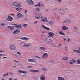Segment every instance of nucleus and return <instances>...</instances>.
<instances>
[{"mask_svg":"<svg viewBox=\"0 0 80 80\" xmlns=\"http://www.w3.org/2000/svg\"><path fill=\"white\" fill-rule=\"evenodd\" d=\"M20 45L22 47H26L28 48L32 46V44L31 43H29L28 42H21L20 43Z\"/></svg>","mask_w":80,"mask_h":80,"instance_id":"1","label":"nucleus"},{"mask_svg":"<svg viewBox=\"0 0 80 80\" xmlns=\"http://www.w3.org/2000/svg\"><path fill=\"white\" fill-rule=\"evenodd\" d=\"M12 5L14 7H22V6L17 2H14L12 3Z\"/></svg>","mask_w":80,"mask_h":80,"instance_id":"2","label":"nucleus"},{"mask_svg":"<svg viewBox=\"0 0 80 80\" xmlns=\"http://www.w3.org/2000/svg\"><path fill=\"white\" fill-rule=\"evenodd\" d=\"M35 17L36 19H40L42 18V14L41 13H38L36 14Z\"/></svg>","mask_w":80,"mask_h":80,"instance_id":"3","label":"nucleus"},{"mask_svg":"<svg viewBox=\"0 0 80 80\" xmlns=\"http://www.w3.org/2000/svg\"><path fill=\"white\" fill-rule=\"evenodd\" d=\"M26 2L28 5H33L34 4V2L32 0H27Z\"/></svg>","mask_w":80,"mask_h":80,"instance_id":"4","label":"nucleus"},{"mask_svg":"<svg viewBox=\"0 0 80 80\" xmlns=\"http://www.w3.org/2000/svg\"><path fill=\"white\" fill-rule=\"evenodd\" d=\"M54 36V33L50 32L48 33V36L49 38H52V37H53Z\"/></svg>","mask_w":80,"mask_h":80,"instance_id":"5","label":"nucleus"},{"mask_svg":"<svg viewBox=\"0 0 80 80\" xmlns=\"http://www.w3.org/2000/svg\"><path fill=\"white\" fill-rule=\"evenodd\" d=\"M44 41L46 43H51L52 41V40L48 38H45L44 39Z\"/></svg>","mask_w":80,"mask_h":80,"instance_id":"6","label":"nucleus"},{"mask_svg":"<svg viewBox=\"0 0 80 80\" xmlns=\"http://www.w3.org/2000/svg\"><path fill=\"white\" fill-rule=\"evenodd\" d=\"M62 23L70 24V23H71V21L68 19H66L63 22H62Z\"/></svg>","mask_w":80,"mask_h":80,"instance_id":"7","label":"nucleus"},{"mask_svg":"<svg viewBox=\"0 0 80 80\" xmlns=\"http://www.w3.org/2000/svg\"><path fill=\"white\" fill-rule=\"evenodd\" d=\"M42 22H48V20L47 19V18L45 17H42L41 19Z\"/></svg>","mask_w":80,"mask_h":80,"instance_id":"8","label":"nucleus"},{"mask_svg":"<svg viewBox=\"0 0 80 80\" xmlns=\"http://www.w3.org/2000/svg\"><path fill=\"white\" fill-rule=\"evenodd\" d=\"M58 11L60 13H61V14H64L65 12V10L64 9L62 8H60L58 10Z\"/></svg>","mask_w":80,"mask_h":80,"instance_id":"9","label":"nucleus"},{"mask_svg":"<svg viewBox=\"0 0 80 80\" xmlns=\"http://www.w3.org/2000/svg\"><path fill=\"white\" fill-rule=\"evenodd\" d=\"M10 49L12 50H15L17 49V48L14 45H11L10 46Z\"/></svg>","mask_w":80,"mask_h":80,"instance_id":"10","label":"nucleus"},{"mask_svg":"<svg viewBox=\"0 0 80 80\" xmlns=\"http://www.w3.org/2000/svg\"><path fill=\"white\" fill-rule=\"evenodd\" d=\"M42 58L44 59H46L48 57V53H45L42 56Z\"/></svg>","mask_w":80,"mask_h":80,"instance_id":"11","label":"nucleus"},{"mask_svg":"<svg viewBox=\"0 0 80 80\" xmlns=\"http://www.w3.org/2000/svg\"><path fill=\"white\" fill-rule=\"evenodd\" d=\"M73 51L74 52H75L76 53H80V47H78V50L73 49Z\"/></svg>","mask_w":80,"mask_h":80,"instance_id":"12","label":"nucleus"},{"mask_svg":"<svg viewBox=\"0 0 80 80\" xmlns=\"http://www.w3.org/2000/svg\"><path fill=\"white\" fill-rule=\"evenodd\" d=\"M6 20L8 21V22L12 21V20H13V18L11 17V16H10V15H8V18Z\"/></svg>","mask_w":80,"mask_h":80,"instance_id":"13","label":"nucleus"},{"mask_svg":"<svg viewBox=\"0 0 80 80\" xmlns=\"http://www.w3.org/2000/svg\"><path fill=\"white\" fill-rule=\"evenodd\" d=\"M17 17L18 18H22L23 17V14L20 13H18L17 15Z\"/></svg>","mask_w":80,"mask_h":80,"instance_id":"14","label":"nucleus"},{"mask_svg":"<svg viewBox=\"0 0 80 80\" xmlns=\"http://www.w3.org/2000/svg\"><path fill=\"white\" fill-rule=\"evenodd\" d=\"M76 62H77V60L75 59H71L69 61V63L72 65V64L75 63Z\"/></svg>","mask_w":80,"mask_h":80,"instance_id":"15","label":"nucleus"},{"mask_svg":"<svg viewBox=\"0 0 80 80\" xmlns=\"http://www.w3.org/2000/svg\"><path fill=\"white\" fill-rule=\"evenodd\" d=\"M18 72L19 73H23V74H26L27 73V71L25 70H18Z\"/></svg>","mask_w":80,"mask_h":80,"instance_id":"16","label":"nucleus"},{"mask_svg":"<svg viewBox=\"0 0 80 80\" xmlns=\"http://www.w3.org/2000/svg\"><path fill=\"white\" fill-rule=\"evenodd\" d=\"M62 30H68V27L66 26H63L62 27Z\"/></svg>","mask_w":80,"mask_h":80,"instance_id":"17","label":"nucleus"},{"mask_svg":"<svg viewBox=\"0 0 80 80\" xmlns=\"http://www.w3.org/2000/svg\"><path fill=\"white\" fill-rule=\"evenodd\" d=\"M22 8L20 7H17L15 8V10L16 11H18V12H21L22 10Z\"/></svg>","mask_w":80,"mask_h":80,"instance_id":"18","label":"nucleus"},{"mask_svg":"<svg viewBox=\"0 0 80 80\" xmlns=\"http://www.w3.org/2000/svg\"><path fill=\"white\" fill-rule=\"evenodd\" d=\"M48 24L50 25H53L54 23H55V21L53 20H51L48 23Z\"/></svg>","mask_w":80,"mask_h":80,"instance_id":"19","label":"nucleus"},{"mask_svg":"<svg viewBox=\"0 0 80 80\" xmlns=\"http://www.w3.org/2000/svg\"><path fill=\"white\" fill-rule=\"evenodd\" d=\"M42 27L43 28L45 29V30H50V28L47 27L46 26H45L44 25H42Z\"/></svg>","mask_w":80,"mask_h":80,"instance_id":"20","label":"nucleus"},{"mask_svg":"<svg viewBox=\"0 0 80 80\" xmlns=\"http://www.w3.org/2000/svg\"><path fill=\"white\" fill-rule=\"evenodd\" d=\"M21 39L23 41H27V40H29L30 39L28 38L23 37L21 38Z\"/></svg>","mask_w":80,"mask_h":80,"instance_id":"21","label":"nucleus"},{"mask_svg":"<svg viewBox=\"0 0 80 80\" xmlns=\"http://www.w3.org/2000/svg\"><path fill=\"white\" fill-rule=\"evenodd\" d=\"M7 28L10 29L11 31L15 29V28L13 26H7Z\"/></svg>","mask_w":80,"mask_h":80,"instance_id":"22","label":"nucleus"},{"mask_svg":"<svg viewBox=\"0 0 80 80\" xmlns=\"http://www.w3.org/2000/svg\"><path fill=\"white\" fill-rule=\"evenodd\" d=\"M59 34V35H62L63 36H65V33L63 32V31H60L59 32H58Z\"/></svg>","mask_w":80,"mask_h":80,"instance_id":"23","label":"nucleus"},{"mask_svg":"<svg viewBox=\"0 0 80 80\" xmlns=\"http://www.w3.org/2000/svg\"><path fill=\"white\" fill-rule=\"evenodd\" d=\"M39 50L45 52V51H46V48L44 47H40L39 48Z\"/></svg>","mask_w":80,"mask_h":80,"instance_id":"24","label":"nucleus"},{"mask_svg":"<svg viewBox=\"0 0 80 80\" xmlns=\"http://www.w3.org/2000/svg\"><path fill=\"white\" fill-rule=\"evenodd\" d=\"M45 77L43 75H42L40 77V80H45Z\"/></svg>","mask_w":80,"mask_h":80,"instance_id":"25","label":"nucleus"},{"mask_svg":"<svg viewBox=\"0 0 80 80\" xmlns=\"http://www.w3.org/2000/svg\"><path fill=\"white\" fill-rule=\"evenodd\" d=\"M15 28H18L19 29L22 28V26L20 25H17L15 26Z\"/></svg>","mask_w":80,"mask_h":80,"instance_id":"26","label":"nucleus"},{"mask_svg":"<svg viewBox=\"0 0 80 80\" xmlns=\"http://www.w3.org/2000/svg\"><path fill=\"white\" fill-rule=\"evenodd\" d=\"M39 7H43L44 4L42 2H39Z\"/></svg>","mask_w":80,"mask_h":80,"instance_id":"27","label":"nucleus"},{"mask_svg":"<svg viewBox=\"0 0 80 80\" xmlns=\"http://www.w3.org/2000/svg\"><path fill=\"white\" fill-rule=\"evenodd\" d=\"M58 80H64L65 79H64V78L63 77H58Z\"/></svg>","mask_w":80,"mask_h":80,"instance_id":"28","label":"nucleus"},{"mask_svg":"<svg viewBox=\"0 0 80 80\" xmlns=\"http://www.w3.org/2000/svg\"><path fill=\"white\" fill-rule=\"evenodd\" d=\"M30 71L31 72H34V73H37V72H39V70H33Z\"/></svg>","mask_w":80,"mask_h":80,"instance_id":"29","label":"nucleus"},{"mask_svg":"<svg viewBox=\"0 0 80 80\" xmlns=\"http://www.w3.org/2000/svg\"><path fill=\"white\" fill-rule=\"evenodd\" d=\"M68 59V57H64L62 58L63 60H67Z\"/></svg>","mask_w":80,"mask_h":80,"instance_id":"30","label":"nucleus"},{"mask_svg":"<svg viewBox=\"0 0 80 80\" xmlns=\"http://www.w3.org/2000/svg\"><path fill=\"white\" fill-rule=\"evenodd\" d=\"M77 63L78 65H80V59L79 58L77 60Z\"/></svg>","mask_w":80,"mask_h":80,"instance_id":"31","label":"nucleus"},{"mask_svg":"<svg viewBox=\"0 0 80 80\" xmlns=\"http://www.w3.org/2000/svg\"><path fill=\"white\" fill-rule=\"evenodd\" d=\"M16 33H17V34H18V33H20V30L19 29H17L16 30Z\"/></svg>","mask_w":80,"mask_h":80,"instance_id":"32","label":"nucleus"},{"mask_svg":"<svg viewBox=\"0 0 80 80\" xmlns=\"http://www.w3.org/2000/svg\"><path fill=\"white\" fill-rule=\"evenodd\" d=\"M12 34L13 35H16L17 34V31H16V30L13 31L12 32Z\"/></svg>","mask_w":80,"mask_h":80,"instance_id":"33","label":"nucleus"},{"mask_svg":"<svg viewBox=\"0 0 80 80\" xmlns=\"http://www.w3.org/2000/svg\"><path fill=\"white\" fill-rule=\"evenodd\" d=\"M38 21H35L33 22L34 25H37V24H38Z\"/></svg>","mask_w":80,"mask_h":80,"instance_id":"34","label":"nucleus"},{"mask_svg":"<svg viewBox=\"0 0 80 80\" xmlns=\"http://www.w3.org/2000/svg\"><path fill=\"white\" fill-rule=\"evenodd\" d=\"M35 9L36 11H37L38 12L39 11H40V9L38 8H36Z\"/></svg>","mask_w":80,"mask_h":80,"instance_id":"35","label":"nucleus"},{"mask_svg":"<svg viewBox=\"0 0 80 80\" xmlns=\"http://www.w3.org/2000/svg\"><path fill=\"white\" fill-rule=\"evenodd\" d=\"M36 61L35 59H32V62H33L34 63H36Z\"/></svg>","mask_w":80,"mask_h":80,"instance_id":"36","label":"nucleus"},{"mask_svg":"<svg viewBox=\"0 0 80 80\" xmlns=\"http://www.w3.org/2000/svg\"><path fill=\"white\" fill-rule=\"evenodd\" d=\"M17 54L18 55H22V53L20 52H18L17 53Z\"/></svg>","mask_w":80,"mask_h":80,"instance_id":"37","label":"nucleus"},{"mask_svg":"<svg viewBox=\"0 0 80 80\" xmlns=\"http://www.w3.org/2000/svg\"><path fill=\"white\" fill-rule=\"evenodd\" d=\"M56 1L58 3H61L62 2V0H56Z\"/></svg>","mask_w":80,"mask_h":80,"instance_id":"38","label":"nucleus"},{"mask_svg":"<svg viewBox=\"0 0 80 80\" xmlns=\"http://www.w3.org/2000/svg\"><path fill=\"white\" fill-rule=\"evenodd\" d=\"M32 59H28V62H31L32 61Z\"/></svg>","mask_w":80,"mask_h":80,"instance_id":"39","label":"nucleus"},{"mask_svg":"<svg viewBox=\"0 0 80 80\" xmlns=\"http://www.w3.org/2000/svg\"><path fill=\"white\" fill-rule=\"evenodd\" d=\"M33 68V67L31 66H29L28 67V68Z\"/></svg>","mask_w":80,"mask_h":80,"instance_id":"40","label":"nucleus"},{"mask_svg":"<svg viewBox=\"0 0 80 80\" xmlns=\"http://www.w3.org/2000/svg\"><path fill=\"white\" fill-rule=\"evenodd\" d=\"M13 62H15V63H19V61L15 60H13Z\"/></svg>","mask_w":80,"mask_h":80,"instance_id":"41","label":"nucleus"},{"mask_svg":"<svg viewBox=\"0 0 80 80\" xmlns=\"http://www.w3.org/2000/svg\"><path fill=\"white\" fill-rule=\"evenodd\" d=\"M42 70H43L44 71H45L46 72H47V69L45 68H42Z\"/></svg>","mask_w":80,"mask_h":80,"instance_id":"42","label":"nucleus"},{"mask_svg":"<svg viewBox=\"0 0 80 80\" xmlns=\"http://www.w3.org/2000/svg\"><path fill=\"white\" fill-rule=\"evenodd\" d=\"M27 24L24 23L23 24L22 26L23 27H27Z\"/></svg>","mask_w":80,"mask_h":80,"instance_id":"43","label":"nucleus"},{"mask_svg":"<svg viewBox=\"0 0 80 80\" xmlns=\"http://www.w3.org/2000/svg\"><path fill=\"white\" fill-rule=\"evenodd\" d=\"M5 23H2L1 24V26H5Z\"/></svg>","mask_w":80,"mask_h":80,"instance_id":"44","label":"nucleus"},{"mask_svg":"<svg viewBox=\"0 0 80 80\" xmlns=\"http://www.w3.org/2000/svg\"><path fill=\"white\" fill-rule=\"evenodd\" d=\"M50 62L51 63H54V62H55V61L53 60H51Z\"/></svg>","mask_w":80,"mask_h":80,"instance_id":"45","label":"nucleus"},{"mask_svg":"<svg viewBox=\"0 0 80 80\" xmlns=\"http://www.w3.org/2000/svg\"><path fill=\"white\" fill-rule=\"evenodd\" d=\"M73 29H74L75 30H77L78 29V28H77V27L75 26L73 27Z\"/></svg>","mask_w":80,"mask_h":80,"instance_id":"46","label":"nucleus"},{"mask_svg":"<svg viewBox=\"0 0 80 80\" xmlns=\"http://www.w3.org/2000/svg\"><path fill=\"white\" fill-rule=\"evenodd\" d=\"M4 52V51L2 50H0V53H3Z\"/></svg>","mask_w":80,"mask_h":80,"instance_id":"47","label":"nucleus"},{"mask_svg":"<svg viewBox=\"0 0 80 80\" xmlns=\"http://www.w3.org/2000/svg\"><path fill=\"white\" fill-rule=\"evenodd\" d=\"M70 40V38H68V39L67 40V42H69Z\"/></svg>","mask_w":80,"mask_h":80,"instance_id":"48","label":"nucleus"},{"mask_svg":"<svg viewBox=\"0 0 80 80\" xmlns=\"http://www.w3.org/2000/svg\"><path fill=\"white\" fill-rule=\"evenodd\" d=\"M9 74L10 75H13V73L12 72H10Z\"/></svg>","mask_w":80,"mask_h":80,"instance_id":"49","label":"nucleus"},{"mask_svg":"<svg viewBox=\"0 0 80 80\" xmlns=\"http://www.w3.org/2000/svg\"><path fill=\"white\" fill-rule=\"evenodd\" d=\"M5 54H2L1 53H0V56H1V57H2V56H3V55H4Z\"/></svg>","mask_w":80,"mask_h":80,"instance_id":"50","label":"nucleus"},{"mask_svg":"<svg viewBox=\"0 0 80 80\" xmlns=\"http://www.w3.org/2000/svg\"><path fill=\"white\" fill-rule=\"evenodd\" d=\"M27 10H25L24 13L25 14H27Z\"/></svg>","mask_w":80,"mask_h":80,"instance_id":"51","label":"nucleus"},{"mask_svg":"<svg viewBox=\"0 0 80 80\" xmlns=\"http://www.w3.org/2000/svg\"><path fill=\"white\" fill-rule=\"evenodd\" d=\"M5 58H7V57L5 56V57H3V59H5Z\"/></svg>","mask_w":80,"mask_h":80,"instance_id":"52","label":"nucleus"},{"mask_svg":"<svg viewBox=\"0 0 80 80\" xmlns=\"http://www.w3.org/2000/svg\"><path fill=\"white\" fill-rule=\"evenodd\" d=\"M62 44L61 43L59 44L58 45V46H62Z\"/></svg>","mask_w":80,"mask_h":80,"instance_id":"53","label":"nucleus"},{"mask_svg":"<svg viewBox=\"0 0 80 80\" xmlns=\"http://www.w3.org/2000/svg\"><path fill=\"white\" fill-rule=\"evenodd\" d=\"M35 7H38V6H39V4L38 2V4H37L36 5H35Z\"/></svg>","mask_w":80,"mask_h":80,"instance_id":"54","label":"nucleus"},{"mask_svg":"<svg viewBox=\"0 0 80 80\" xmlns=\"http://www.w3.org/2000/svg\"><path fill=\"white\" fill-rule=\"evenodd\" d=\"M8 80H13V79L12 78H8Z\"/></svg>","mask_w":80,"mask_h":80,"instance_id":"55","label":"nucleus"},{"mask_svg":"<svg viewBox=\"0 0 80 80\" xmlns=\"http://www.w3.org/2000/svg\"><path fill=\"white\" fill-rule=\"evenodd\" d=\"M66 49H68V46H65L64 47Z\"/></svg>","mask_w":80,"mask_h":80,"instance_id":"56","label":"nucleus"},{"mask_svg":"<svg viewBox=\"0 0 80 80\" xmlns=\"http://www.w3.org/2000/svg\"><path fill=\"white\" fill-rule=\"evenodd\" d=\"M10 15H11V16H14V15H15L14 14H10Z\"/></svg>","mask_w":80,"mask_h":80,"instance_id":"57","label":"nucleus"},{"mask_svg":"<svg viewBox=\"0 0 80 80\" xmlns=\"http://www.w3.org/2000/svg\"><path fill=\"white\" fill-rule=\"evenodd\" d=\"M63 40L65 42V41H66V38H63Z\"/></svg>","mask_w":80,"mask_h":80,"instance_id":"58","label":"nucleus"},{"mask_svg":"<svg viewBox=\"0 0 80 80\" xmlns=\"http://www.w3.org/2000/svg\"><path fill=\"white\" fill-rule=\"evenodd\" d=\"M37 58L38 59H41V58L38 56H37Z\"/></svg>","mask_w":80,"mask_h":80,"instance_id":"59","label":"nucleus"},{"mask_svg":"<svg viewBox=\"0 0 80 80\" xmlns=\"http://www.w3.org/2000/svg\"><path fill=\"white\" fill-rule=\"evenodd\" d=\"M48 9H46L45 10V12H48Z\"/></svg>","mask_w":80,"mask_h":80,"instance_id":"60","label":"nucleus"},{"mask_svg":"<svg viewBox=\"0 0 80 80\" xmlns=\"http://www.w3.org/2000/svg\"><path fill=\"white\" fill-rule=\"evenodd\" d=\"M12 67L13 68H17V67H16V66H12Z\"/></svg>","mask_w":80,"mask_h":80,"instance_id":"61","label":"nucleus"},{"mask_svg":"<svg viewBox=\"0 0 80 80\" xmlns=\"http://www.w3.org/2000/svg\"><path fill=\"white\" fill-rule=\"evenodd\" d=\"M12 25H13V26H15V25H17V24L13 23L12 24Z\"/></svg>","mask_w":80,"mask_h":80,"instance_id":"62","label":"nucleus"},{"mask_svg":"<svg viewBox=\"0 0 80 80\" xmlns=\"http://www.w3.org/2000/svg\"><path fill=\"white\" fill-rule=\"evenodd\" d=\"M3 77H5V76H7V75L6 74H4L3 75Z\"/></svg>","mask_w":80,"mask_h":80,"instance_id":"63","label":"nucleus"},{"mask_svg":"<svg viewBox=\"0 0 80 80\" xmlns=\"http://www.w3.org/2000/svg\"><path fill=\"white\" fill-rule=\"evenodd\" d=\"M6 76H8V72H7V74H6Z\"/></svg>","mask_w":80,"mask_h":80,"instance_id":"64","label":"nucleus"}]
</instances>
